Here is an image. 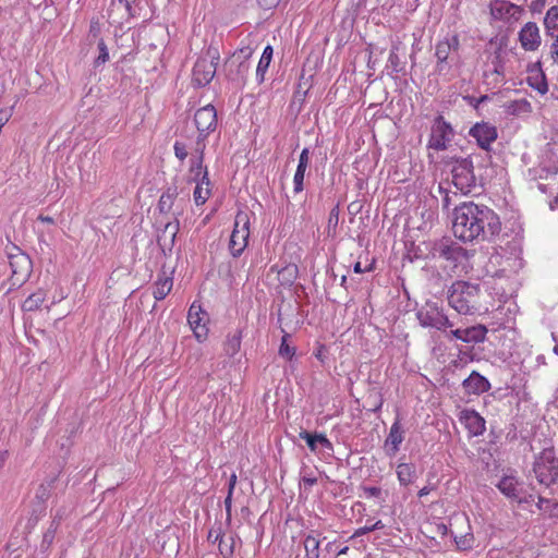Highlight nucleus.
I'll return each instance as SVG.
<instances>
[{"mask_svg":"<svg viewBox=\"0 0 558 558\" xmlns=\"http://www.w3.org/2000/svg\"><path fill=\"white\" fill-rule=\"evenodd\" d=\"M452 231L463 242L490 241L500 233L501 221L488 206L465 202L453 209Z\"/></svg>","mask_w":558,"mask_h":558,"instance_id":"obj_1","label":"nucleus"},{"mask_svg":"<svg viewBox=\"0 0 558 558\" xmlns=\"http://www.w3.org/2000/svg\"><path fill=\"white\" fill-rule=\"evenodd\" d=\"M481 288L477 283L458 280L448 290V302L459 314H473L480 308Z\"/></svg>","mask_w":558,"mask_h":558,"instance_id":"obj_2","label":"nucleus"},{"mask_svg":"<svg viewBox=\"0 0 558 558\" xmlns=\"http://www.w3.org/2000/svg\"><path fill=\"white\" fill-rule=\"evenodd\" d=\"M446 165L451 166L452 184L463 195H468L476 189L477 178L471 157H451Z\"/></svg>","mask_w":558,"mask_h":558,"instance_id":"obj_3","label":"nucleus"},{"mask_svg":"<svg viewBox=\"0 0 558 558\" xmlns=\"http://www.w3.org/2000/svg\"><path fill=\"white\" fill-rule=\"evenodd\" d=\"M532 472L545 487H550L558 481V454L554 447L544 448L534 457Z\"/></svg>","mask_w":558,"mask_h":558,"instance_id":"obj_4","label":"nucleus"},{"mask_svg":"<svg viewBox=\"0 0 558 558\" xmlns=\"http://www.w3.org/2000/svg\"><path fill=\"white\" fill-rule=\"evenodd\" d=\"M460 39L457 34L446 36L435 47L437 63L435 71L438 75L449 74L451 66L460 62L459 56Z\"/></svg>","mask_w":558,"mask_h":558,"instance_id":"obj_5","label":"nucleus"},{"mask_svg":"<svg viewBox=\"0 0 558 558\" xmlns=\"http://www.w3.org/2000/svg\"><path fill=\"white\" fill-rule=\"evenodd\" d=\"M253 51L250 47L242 48L226 61L225 71L227 78L238 86L244 85L251 70L250 58Z\"/></svg>","mask_w":558,"mask_h":558,"instance_id":"obj_6","label":"nucleus"},{"mask_svg":"<svg viewBox=\"0 0 558 558\" xmlns=\"http://www.w3.org/2000/svg\"><path fill=\"white\" fill-rule=\"evenodd\" d=\"M416 318L422 327L435 328L439 331H446L454 325L444 313V308L432 301H427L416 312Z\"/></svg>","mask_w":558,"mask_h":558,"instance_id":"obj_7","label":"nucleus"},{"mask_svg":"<svg viewBox=\"0 0 558 558\" xmlns=\"http://www.w3.org/2000/svg\"><path fill=\"white\" fill-rule=\"evenodd\" d=\"M454 135L456 132L452 125L445 120L442 114H438L435 117L430 126L427 148L436 151L446 150Z\"/></svg>","mask_w":558,"mask_h":558,"instance_id":"obj_8","label":"nucleus"},{"mask_svg":"<svg viewBox=\"0 0 558 558\" xmlns=\"http://www.w3.org/2000/svg\"><path fill=\"white\" fill-rule=\"evenodd\" d=\"M248 227V215L244 211H239L235 216L234 227L229 241V250L233 257H239L247 246Z\"/></svg>","mask_w":558,"mask_h":558,"instance_id":"obj_9","label":"nucleus"},{"mask_svg":"<svg viewBox=\"0 0 558 558\" xmlns=\"http://www.w3.org/2000/svg\"><path fill=\"white\" fill-rule=\"evenodd\" d=\"M218 59L217 50L210 48L197 59L193 68V82L197 86H205L211 82L216 74Z\"/></svg>","mask_w":558,"mask_h":558,"instance_id":"obj_10","label":"nucleus"},{"mask_svg":"<svg viewBox=\"0 0 558 558\" xmlns=\"http://www.w3.org/2000/svg\"><path fill=\"white\" fill-rule=\"evenodd\" d=\"M9 264L13 284H23L29 278L33 270L31 257L19 247H14V252L9 254Z\"/></svg>","mask_w":558,"mask_h":558,"instance_id":"obj_11","label":"nucleus"},{"mask_svg":"<svg viewBox=\"0 0 558 558\" xmlns=\"http://www.w3.org/2000/svg\"><path fill=\"white\" fill-rule=\"evenodd\" d=\"M430 254L434 258L458 263L465 257L466 251L452 239L441 238L433 243Z\"/></svg>","mask_w":558,"mask_h":558,"instance_id":"obj_12","label":"nucleus"},{"mask_svg":"<svg viewBox=\"0 0 558 558\" xmlns=\"http://www.w3.org/2000/svg\"><path fill=\"white\" fill-rule=\"evenodd\" d=\"M194 122L198 131V135L207 137L217 128V111L213 105H206L196 110Z\"/></svg>","mask_w":558,"mask_h":558,"instance_id":"obj_13","label":"nucleus"},{"mask_svg":"<svg viewBox=\"0 0 558 558\" xmlns=\"http://www.w3.org/2000/svg\"><path fill=\"white\" fill-rule=\"evenodd\" d=\"M469 135L476 141L480 148L489 150L492 143L498 137L496 126L488 122H477L469 131Z\"/></svg>","mask_w":558,"mask_h":558,"instance_id":"obj_14","label":"nucleus"},{"mask_svg":"<svg viewBox=\"0 0 558 558\" xmlns=\"http://www.w3.org/2000/svg\"><path fill=\"white\" fill-rule=\"evenodd\" d=\"M460 422L471 436H480L485 432V420L475 410L465 409L460 412Z\"/></svg>","mask_w":558,"mask_h":558,"instance_id":"obj_15","label":"nucleus"},{"mask_svg":"<svg viewBox=\"0 0 558 558\" xmlns=\"http://www.w3.org/2000/svg\"><path fill=\"white\" fill-rule=\"evenodd\" d=\"M519 40L526 51L536 50L541 45V35L536 23L527 22L519 33Z\"/></svg>","mask_w":558,"mask_h":558,"instance_id":"obj_16","label":"nucleus"},{"mask_svg":"<svg viewBox=\"0 0 558 558\" xmlns=\"http://www.w3.org/2000/svg\"><path fill=\"white\" fill-rule=\"evenodd\" d=\"M206 315L207 314L204 311H202L201 306L195 305V303L191 305L187 313L189 325L193 329L195 337L199 341L207 336V328L205 327L204 324H202Z\"/></svg>","mask_w":558,"mask_h":558,"instance_id":"obj_17","label":"nucleus"},{"mask_svg":"<svg viewBox=\"0 0 558 558\" xmlns=\"http://www.w3.org/2000/svg\"><path fill=\"white\" fill-rule=\"evenodd\" d=\"M463 389L466 393L481 395L490 389V384L486 377L473 371L468 378L462 383Z\"/></svg>","mask_w":558,"mask_h":558,"instance_id":"obj_18","label":"nucleus"},{"mask_svg":"<svg viewBox=\"0 0 558 558\" xmlns=\"http://www.w3.org/2000/svg\"><path fill=\"white\" fill-rule=\"evenodd\" d=\"M180 230V221L178 216L174 217L173 221H167L163 223V229L157 235V242L161 247L171 248L174 245L177 234Z\"/></svg>","mask_w":558,"mask_h":558,"instance_id":"obj_19","label":"nucleus"},{"mask_svg":"<svg viewBox=\"0 0 558 558\" xmlns=\"http://www.w3.org/2000/svg\"><path fill=\"white\" fill-rule=\"evenodd\" d=\"M497 488L508 498L522 502L519 482L514 476H504L497 484Z\"/></svg>","mask_w":558,"mask_h":558,"instance_id":"obj_20","label":"nucleus"},{"mask_svg":"<svg viewBox=\"0 0 558 558\" xmlns=\"http://www.w3.org/2000/svg\"><path fill=\"white\" fill-rule=\"evenodd\" d=\"M299 436L306 441L311 451H316L318 444L328 450L333 449L331 441L324 434H311L307 430H301Z\"/></svg>","mask_w":558,"mask_h":558,"instance_id":"obj_21","label":"nucleus"},{"mask_svg":"<svg viewBox=\"0 0 558 558\" xmlns=\"http://www.w3.org/2000/svg\"><path fill=\"white\" fill-rule=\"evenodd\" d=\"M303 546L306 558H319L320 555V541L319 534L316 531H311L303 539Z\"/></svg>","mask_w":558,"mask_h":558,"instance_id":"obj_22","label":"nucleus"},{"mask_svg":"<svg viewBox=\"0 0 558 558\" xmlns=\"http://www.w3.org/2000/svg\"><path fill=\"white\" fill-rule=\"evenodd\" d=\"M396 473L400 484L403 486L412 484L417 477L416 468L412 463H399Z\"/></svg>","mask_w":558,"mask_h":558,"instance_id":"obj_23","label":"nucleus"},{"mask_svg":"<svg viewBox=\"0 0 558 558\" xmlns=\"http://www.w3.org/2000/svg\"><path fill=\"white\" fill-rule=\"evenodd\" d=\"M488 330L484 325H474L468 328H464V342L465 343H481L486 340V335Z\"/></svg>","mask_w":558,"mask_h":558,"instance_id":"obj_24","label":"nucleus"},{"mask_svg":"<svg viewBox=\"0 0 558 558\" xmlns=\"http://www.w3.org/2000/svg\"><path fill=\"white\" fill-rule=\"evenodd\" d=\"M178 197V187L169 186L160 196L158 201V209L160 214H169L173 207L174 201Z\"/></svg>","mask_w":558,"mask_h":558,"instance_id":"obj_25","label":"nucleus"},{"mask_svg":"<svg viewBox=\"0 0 558 558\" xmlns=\"http://www.w3.org/2000/svg\"><path fill=\"white\" fill-rule=\"evenodd\" d=\"M546 35L553 39L558 35V5L551 7L544 17Z\"/></svg>","mask_w":558,"mask_h":558,"instance_id":"obj_26","label":"nucleus"},{"mask_svg":"<svg viewBox=\"0 0 558 558\" xmlns=\"http://www.w3.org/2000/svg\"><path fill=\"white\" fill-rule=\"evenodd\" d=\"M61 520H62V515L59 512H57V514L53 517V519H52V521L50 523V526L44 533L43 541H41V544H40V549L43 551L48 550L49 547L52 545L54 536H56V533H57V530H58V527L60 525Z\"/></svg>","mask_w":558,"mask_h":558,"instance_id":"obj_27","label":"nucleus"},{"mask_svg":"<svg viewBox=\"0 0 558 558\" xmlns=\"http://www.w3.org/2000/svg\"><path fill=\"white\" fill-rule=\"evenodd\" d=\"M274 49L270 45L264 48L262 57L256 68V78L258 83H263L265 78V73L267 72L269 64L272 59Z\"/></svg>","mask_w":558,"mask_h":558,"instance_id":"obj_28","label":"nucleus"},{"mask_svg":"<svg viewBox=\"0 0 558 558\" xmlns=\"http://www.w3.org/2000/svg\"><path fill=\"white\" fill-rule=\"evenodd\" d=\"M505 109L508 114L520 116L530 113L532 111V106L525 98H521L506 102Z\"/></svg>","mask_w":558,"mask_h":558,"instance_id":"obj_29","label":"nucleus"},{"mask_svg":"<svg viewBox=\"0 0 558 558\" xmlns=\"http://www.w3.org/2000/svg\"><path fill=\"white\" fill-rule=\"evenodd\" d=\"M403 440V432L399 421H396L391 427L389 435L386 439V446H391L392 454H395L399 450V446Z\"/></svg>","mask_w":558,"mask_h":558,"instance_id":"obj_30","label":"nucleus"},{"mask_svg":"<svg viewBox=\"0 0 558 558\" xmlns=\"http://www.w3.org/2000/svg\"><path fill=\"white\" fill-rule=\"evenodd\" d=\"M518 7L506 0H495L490 3L492 14L497 19H502L506 15H511L512 11L517 10Z\"/></svg>","mask_w":558,"mask_h":558,"instance_id":"obj_31","label":"nucleus"},{"mask_svg":"<svg viewBox=\"0 0 558 558\" xmlns=\"http://www.w3.org/2000/svg\"><path fill=\"white\" fill-rule=\"evenodd\" d=\"M46 301V292L38 289L32 293L23 303L22 310L25 312H34L40 308L43 303Z\"/></svg>","mask_w":558,"mask_h":558,"instance_id":"obj_32","label":"nucleus"},{"mask_svg":"<svg viewBox=\"0 0 558 558\" xmlns=\"http://www.w3.org/2000/svg\"><path fill=\"white\" fill-rule=\"evenodd\" d=\"M172 289V278L161 277L155 282L153 295L157 301L163 300Z\"/></svg>","mask_w":558,"mask_h":558,"instance_id":"obj_33","label":"nucleus"},{"mask_svg":"<svg viewBox=\"0 0 558 558\" xmlns=\"http://www.w3.org/2000/svg\"><path fill=\"white\" fill-rule=\"evenodd\" d=\"M400 44L392 45L390 54L388 58L387 68L391 69L392 73H402L405 68V62L399 57Z\"/></svg>","mask_w":558,"mask_h":558,"instance_id":"obj_34","label":"nucleus"},{"mask_svg":"<svg viewBox=\"0 0 558 558\" xmlns=\"http://www.w3.org/2000/svg\"><path fill=\"white\" fill-rule=\"evenodd\" d=\"M242 332L236 330L233 335H228L223 349L228 356H234L241 348Z\"/></svg>","mask_w":558,"mask_h":558,"instance_id":"obj_35","label":"nucleus"},{"mask_svg":"<svg viewBox=\"0 0 558 558\" xmlns=\"http://www.w3.org/2000/svg\"><path fill=\"white\" fill-rule=\"evenodd\" d=\"M56 481L57 476H53L40 484L36 493V498L43 502L48 500L51 496V490L54 488Z\"/></svg>","mask_w":558,"mask_h":558,"instance_id":"obj_36","label":"nucleus"},{"mask_svg":"<svg viewBox=\"0 0 558 558\" xmlns=\"http://www.w3.org/2000/svg\"><path fill=\"white\" fill-rule=\"evenodd\" d=\"M210 195L209 187H203L202 184L197 183L193 193L194 202L197 206L206 203Z\"/></svg>","mask_w":558,"mask_h":558,"instance_id":"obj_37","label":"nucleus"},{"mask_svg":"<svg viewBox=\"0 0 558 558\" xmlns=\"http://www.w3.org/2000/svg\"><path fill=\"white\" fill-rule=\"evenodd\" d=\"M204 159L202 157H194L192 156L190 160V172L193 174V181H197V179L201 177V173L205 171V166H203Z\"/></svg>","mask_w":558,"mask_h":558,"instance_id":"obj_38","label":"nucleus"},{"mask_svg":"<svg viewBox=\"0 0 558 558\" xmlns=\"http://www.w3.org/2000/svg\"><path fill=\"white\" fill-rule=\"evenodd\" d=\"M454 542L457 545V548L460 550H468L473 547L474 544V536L471 533H466L461 536H454Z\"/></svg>","mask_w":558,"mask_h":558,"instance_id":"obj_39","label":"nucleus"},{"mask_svg":"<svg viewBox=\"0 0 558 558\" xmlns=\"http://www.w3.org/2000/svg\"><path fill=\"white\" fill-rule=\"evenodd\" d=\"M287 337L288 335L283 336L281 339L279 355L287 360H291L295 354V348L288 344Z\"/></svg>","mask_w":558,"mask_h":558,"instance_id":"obj_40","label":"nucleus"},{"mask_svg":"<svg viewBox=\"0 0 558 558\" xmlns=\"http://www.w3.org/2000/svg\"><path fill=\"white\" fill-rule=\"evenodd\" d=\"M229 541H230V544H228L225 539H220L219 541V550L221 553V555L225 557V558H229L233 555V551H234V545H235V539L233 536H230L229 537Z\"/></svg>","mask_w":558,"mask_h":558,"instance_id":"obj_41","label":"nucleus"},{"mask_svg":"<svg viewBox=\"0 0 558 558\" xmlns=\"http://www.w3.org/2000/svg\"><path fill=\"white\" fill-rule=\"evenodd\" d=\"M306 168L303 167H296V171L294 173L293 178V184H294V193H300L303 191V182H304V174H305Z\"/></svg>","mask_w":558,"mask_h":558,"instance_id":"obj_42","label":"nucleus"},{"mask_svg":"<svg viewBox=\"0 0 558 558\" xmlns=\"http://www.w3.org/2000/svg\"><path fill=\"white\" fill-rule=\"evenodd\" d=\"M98 49H99V56L95 60L96 66L104 64L109 59V52H108L107 46L104 40H100L98 43Z\"/></svg>","mask_w":558,"mask_h":558,"instance_id":"obj_43","label":"nucleus"},{"mask_svg":"<svg viewBox=\"0 0 558 558\" xmlns=\"http://www.w3.org/2000/svg\"><path fill=\"white\" fill-rule=\"evenodd\" d=\"M173 150L175 157L181 161H183L189 155L186 145L179 141L174 143Z\"/></svg>","mask_w":558,"mask_h":558,"instance_id":"obj_44","label":"nucleus"},{"mask_svg":"<svg viewBox=\"0 0 558 558\" xmlns=\"http://www.w3.org/2000/svg\"><path fill=\"white\" fill-rule=\"evenodd\" d=\"M205 140H206V137H202V135H197L194 154H193L194 157H202V159H204V151L206 148Z\"/></svg>","mask_w":558,"mask_h":558,"instance_id":"obj_45","label":"nucleus"},{"mask_svg":"<svg viewBox=\"0 0 558 558\" xmlns=\"http://www.w3.org/2000/svg\"><path fill=\"white\" fill-rule=\"evenodd\" d=\"M339 222V205H336L329 213L328 228L336 229Z\"/></svg>","mask_w":558,"mask_h":558,"instance_id":"obj_46","label":"nucleus"},{"mask_svg":"<svg viewBox=\"0 0 558 558\" xmlns=\"http://www.w3.org/2000/svg\"><path fill=\"white\" fill-rule=\"evenodd\" d=\"M363 492L367 497L379 498L381 496V488L376 486H362Z\"/></svg>","mask_w":558,"mask_h":558,"instance_id":"obj_47","label":"nucleus"},{"mask_svg":"<svg viewBox=\"0 0 558 558\" xmlns=\"http://www.w3.org/2000/svg\"><path fill=\"white\" fill-rule=\"evenodd\" d=\"M117 3L119 4H123L125 10L130 13L131 12V2L130 0H111V4L108 9V17H111V14L113 12V8L117 5Z\"/></svg>","mask_w":558,"mask_h":558,"instance_id":"obj_48","label":"nucleus"},{"mask_svg":"<svg viewBox=\"0 0 558 558\" xmlns=\"http://www.w3.org/2000/svg\"><path fill=\"white\" fill-rule=\"evenodd\" d=\"M308 161H310V149H308V148H304V149L301 151V155H300V158H299L298 167L307 168V166H308Z\"/></svg>","mask_w":558,"mask_h":558,"instance_id":"obj_49","label":"nucleus"},{"mask_svg":"<svg viewBox=\"0 0 558 558\" xmlns=\"http://www.w3.org/2000/svg\"><path fill=\"white\" fill-rule=\"evenodd\" d=\"M531 86L538 90L541 94H546L548 92V85L544 75L542 76L541 82L535 85L531 83Z\"/></svg>","mask_w":558,"mask_h":558,"instance_id":"obj_50","label":"nucleus"},{"mask_svg":"<svg viewBox=\"0 0 558 558\" xmlns=\"http://www.w3.org/2000/svg\"><path fill=\"white\" fill-rule=\"evenodd\" d=\"M464 328L451 329L447 336L449 339L454 338L464 342Z\"/></svg>","mask_w":558,"mask_h":558,"instance_id":"obj_51","label":"nucleus"},{"mask_svg":"<svg viewBox=\"0 0 558 558\" xmlns=\"http://www.w3.org/2000/svg\"><path fill=\"white\" fill-rule=\"evenodd\" d=\"M257 1H258V4L266 10L276 8L280 2V0H257Z\"/></svg>","mask_w":558,"mask_h":558,"instance_id":"obj_52","label":"nucleus"},{"mask_svg":"<svg viewBox=\"0 0 558 558\" xmlns=\"http://www.w3.org/2000/svg\"><path fill=\"white\" fill-rule=\"evenodd\" d=\"M195 182H196V184H197V183L202 184V186H203V185H206V187H208V186H209L210 181H209V177H208V170H207V168H205V171H203V172L201 173V177H199V178L197 179V181H195Z\"/></svg>","mask_w":558,"mask_h":558,"instance_id":"obj_53","label":"nucleus"},{"mask_svg":"<svg viewBox=\"0 0 558 558\" xmlns=\"http://www.w3.org/2000/svg\"><path fill=\"white\" fill-rule=\"evenodd\" d=\"M231 505H232V495L228 493L226 499H225V507L228 519L231 517Z\"/></svg>","mask_w":558,"mask_h":558,"instance_id":"obj_54","label":"nucleus"},{"mask_svg":"<svg viewBox=\"0 0 558 558\" xmlns=\"http://www.w3.org/2000/svg\"><path fill=\"white\" fill-rule=\"evenodd\" d=\"M235 484H236V475H235V473H232L231 476L229 477V483H228V493H230V495H233Z\"/></svg>","mask_w":558,"mask_h":558,"instance_id":"obj_55","label":"nucleus"},{"mask_svg":"<svg viewBox=\"0 0 558 558\" xmlns=\"http://www.w3.org/2000/svg\"><path fill=\"white\" fill-rule=\"evenodd\" d=\"M296 271H298V267L295 265H292V266L283 268L281 274L282 275L288 274L291 278H295Z\"/></svg>","mask_w":558,"mask_h":558,"instance_id":"obj_56","label":"nucleus"},{"mask_svg":"<svg viewBox=\"0 0 558 558\" xmlns=\"http://www.w3.org/2000/svg\"><path fill=\"white\" fill-rule=\"evenodd\" d=\"M353 270L356 274H362L364 271H371V270H373V264H371L367 268L363 269L361 263L357 262V263H355Z\"/></svg>","mask_w":558,"mask_h":558,"instance_id":"obj_57","label":"nucleus"},{"mask_svg":"<svg viewBox=\"0 0 558 558\" xmlns=\"http://www.w3.org/2000/svg\"><path fill=\"white\" fill-rule=\"evenodd\" d=\"M373 532L372 531V525H365L363 527H360L355 531L354 535L353 536H361V535H364V534H367V533H371Z\"/></svg>","mask_w":558,"mask_h":558,"instance_id":"obj_58","label":"nucleus"},{"mask_svg":"<svg viewBox=\"0 0 558 558\" xmlns=\"http://www.w3.org/2000/svg\"><path fill=\"white\" fill-rule=\"evenodd\" d=\"M302 481H303L304 485L308 486V487H312L313 485H315L317 483V478L311 477V476H303Z\"/></svg>","mask_w":558,"mask_h":558,"instance_id":"obj_59","label":"nucleus"},{"mask_svg":"<svg viewBox=\"0 0 558 558\" xmlns=\"http://www.w3.org/2000/svg\"><path fill=\"white\" fill-rule=\"evenodd\" d=\"M325 352H326V348L325 347H319L317 349V351L314 353V355L322 362H324V359H325Z\"/></svg>","mask_w":558,"mask_h":558,"instance_id":"obj_60","label":"nucleus"},{"mask_svg":"<svg viewBox=\"0 0 558 558\" xmlns=\"http://www.w3.org/2000/svg\"><path fill=\"white\" fill-rule=\"evenodd\" d=\"M451 205V197L448 192L445 193V197L442 198V208L449 209Z\"/></svg>","mask_w":558,"mask_h":558,"instance_id":"obj_61","label":"nucleus"},{"mask_svg":"<svg viewBox=\"0 0 558 558\" xmlns=\"http://www.w3.org/2000/svg\"><path fill=\"white\" fill-rule=\"evenodd\" d=\"M10 114L5 111H0V130L8 122Z\"/></svg>","mask_w":558,"mask_h":558,"instance_id":"obj_62","label":"nucleus"},{"mask_svg":"<svg viewBox=\"0 0 558 558\" xmlns=\"http://www.w3.org/2000/svg\"><path fill=\"white\" fill-rule=\"evenodd\" d=\"M38 220H40L41 222H45V223H50V225L54 223V219L50 216L40 215L38 217Z\"/></svg>","mask_w":558,"mask_h":558,"instance_id":"obj_63","label":"nucleus"},{"mask_svg":"<svg viewBox=\"0 0 558 558\" xmlns=\"http://www.w3.org/2000/svg\"><path fill=\"white\" fill-rule=\"evenodd\" d=\"M551 210L558 209V195L549 203Z\"/></svg>","mask_w":558,"mask_h":558,"instance_id":"obj_64","label":"nucleus"}]
</instances>
